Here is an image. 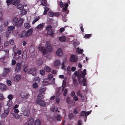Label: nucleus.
<instances>
[{
    "mask_svg": "<svg viewBox=\"0 0 125 125\" xmlns=\"http://www.w3.org/2000/svg\"><path fill=\"white\" fill-rule=\"evenodd\" d=\"M23 70L25 72L28 73L29 71L28 65L27 64H25L23 66Z\"/></svg>",
    "mask_w": 125,
    "mask_h": 125,
    "instance_id": "nucleus-19",
    "label": "nucleus"
},
{
    "mask_svg": "<svg viewBox=\"0 0 125 125\" xmlns=\"http://www.w3.org/2000/svg\"><path fill=\"white\" fill-rule=\"evenodd\" d=\"M18 19L17 17H14L12 20V22L14 26H17L18 24Z\"/></svg>",
    "mask_w": 125,
    "mask_h": 125,
    "instance_id": "nucleus-14",
    "label": "nucleus"
},
{
    "mask_svg": "<svg viewBox=\"0 0 125 125\" xmlns=\"http://www.w3.org/2000/svg\"><path fill=\"white\" fill-rule=\"evenodd\" d=\"M29 112L28 111H25L23 113V115L25 116H27L29 115Z\"/></svg>",
    "mask_w": 125,
    "mask_h": 125,
    "instance_id": "nucleus-42",
    "label": "nucleus"
},
{
    "mask_svg": "<svg viewBox=\"0 0 125 125\" xmlns=\"http://www.w3.org/2000/svg\"><path fill=\"white\" fill-rule=\"evenodd\" d=\"M54 31L52 29L49 30L47 31V33L48 35H51L52 37L53 36Z\"/></svg>",
    "mask_w": 125,
    "mask_h": 125,
    "instance_id": "nucleus-17",
    "label": "nucleus"
},
{
    "mask_svg": "<svg viewBox=\"0 0 125 125\" xmlns=\"http://www.w3.org/2000/svg\"><path fill=\"white\" fill-rule=\"evenodd\" d=\"M7 83L8 86H10L11 85V82L10 80H7Z\"/></svg>",
    "mask_w": 125,
    "mask_h": 125,
    "instance_id": "nucleus-51",
    "label": "nucleus"
},
{
    "mask_svg": "<svg viewBox=\"0 0 125 125\" xmlns=\"http://www.w3.org/2000/svg\"><path fill=\"white\" fill-rule=\"evenodd\" d=\"M53 75L52 74H49L48 76V79L50 80L53 77Z\"/></svg>",
    "mask_w": 125,
    "mask_h": 125,
    "instance_id": "nucleus-56",
    "label": "nucleus"
},
{
    "mask_svg": "<svg viewBox=\"0 0 125 125\" xmlns=\"http://www.w3.org/2000/svg\"><path fill=\"white\" fill-rule=\"evenodd\" d=\"M58 110V109L57 107H54L53 109V111L54 112H57Z\"/></svg>",
    "mask_w": 125,
    "mask_h": 125,
    "instance_id": "nucleus-57",
    "label": "nucleus"
},
{
    "mask_svg": "<svg viewBox=\"0 0 125 125\" xmlns=\"http://www.w3.org/2000/svg\"><path fill=\"white\" fill-rule=\"evenodd\" d=\"M8 98L9 99V101L11 100L13 98V96L12 94H10L9 95L8 97Z\"/></svg>",
    "mask_w": 125,
    "mask_h": 125,
    "instance_id": "nucleus-52",
    "label": "nucleus"
},
{
    "mask_svg": "<svg viewBox=\"0 0 125 125\" xmlns=\"http://www.w3.org/2000/svg\"><path fill=\"white\" fill-rule=\"evenodd\" d=\"M24 21V19L22 18H20L18 21V24L17 26L18 27H20L22 25Z\"/></svg>",
    "mask_w": 125,
    "mask_h": 125,
    "instance_id": "nucleus-12",
    "label": "nucleus"
},
{
    "mask_svg": "<svg viewBox=\"0 0 125 125\" xmlns=\"http://www.w3.org/2000/svg\"><path fill=\"white\" fill-rule=\"evenodd\" d=\"M60 15L58 12L55 13H54V16L58 17Z\"/></svg>",
    "mask_w": 125,
    "mask_h": 125,
    "instance_id": "nucleus-63",
    "label": "nucleus"
},
{
    "mask_svg": "<svg viewBox=\"0 0 125 125\" xmlns=\"http://www.w3.org/2000/svg\"><path fill=\"white\" fill-rule=\"evenodd\" d=\"M52 27L51 25H48L46 27V29L47 31L52 29Z\"/></svg>",
    "mask_w": 125,
    "mask_h": 125,
    "instance_id": "nucleus-39",
    "label": "nucleus"
},
{
    "mask_svg": "<svg viewBox=\"0 0 125 125\" xmlns=\"http://www.w3.org/2000/svg\"><path fill=\"white\" fill-rule=\"evenodd\" d=\"M4 99V96L3 94H0V100H2Z\"/></svg>",
    "mask_w": 125,
    "mask_h": 125,
    "instance_id": "nucleus-59",
    "label": "nucleus"
},
{
    "mask_svg": "<svg viewBox=\"0 0 125 125\" xmlns=\"http://www.w3.org/2000/svg\"><path fill=\"white\" fill-rule=\"evenodd\" d=\"M66 101L68 104H71V100H70V99L69 97H68L66 99Z\"/></svg>",
    "mask_w": 125,
    "mask_h": 125,
    "instance_id": "nucleus-48",
    "label": "nucleus"
},
{
    "mask_svg": "<svg viewBox=\"0 0 125 125\" xmlns=\"http://www.w3.org/2000/svg\"><path fill=\"white\" fill-rule=\"evenodd\" d=\"M12 114L13 115V116L16 119H18L19 115L15 114L12 113Z\"/></svg>",
    "mask_w": 125,
    "mask_h": 125,
    "instance_id": "nucleus-54",
    "label": "nucleus"
},
{
    "mask_svg": "<svg viewBox=\"0 0 125 125\" xmlns=\"http://www.w3.org/2000/svg\"><path fill=\"white\" fill-rule=\"evenodd\" d=\"M91 34H85V35L84 36V38H89L91 37Z\"/></svg>",
    "mask_w": 125,
    "mask_h": 125,
    "instance_id": "nucleus-47",
    "label": "nucleus"
},
{
    "mask_svg": "<svg viewBox=\"0 0 125 125\" xmlns=\"http://www.w3.org/2000/svg\"><path fill=\"white\" fill-rule=\"evenodd\" d=\"M16 63V61L14 60H12V61L11 64L12 65H15Z\"/></svg>",
    "mask_w": 125,
    "mask_h": 125,
    "instance_id": "nucleus-58",
    "label": "nucleus"
},
{
    "mask_svg": "<svg viewBox=\"0 0 125 125\" xmlns=\"http://www.w3.org/2000/svg\"><path fill=\"white\" fill-rule=\"evenodd\" d=\"M91 113V112L89 111L86 112L85 111H82L81 112L80 116L83 117L85 116L86 117V118H87V116L89 115Z\"/></svg>",
    "mask_w": 125,
    "mask_h": 125,
    "instance_id": "nucleus-7",
    "label": "nucleus"
},
{
    "mask_svg": "<svg viewBox=\"0 0 125 125\" xmlns=\"http://www.w3.org/2000/svg\"><path fill=\"white\" fill-rule=\"evenodd\" d=\"M39 49L44 55L46 54L47 53V51L44 47H40L39 48Z\"/></svg>",
    "mask_w": 125,
    "mask_h": 125,
    "instance_id": "nucleus-11",
    "label": "nucleus"
},
{
    "mask_svg": "<svg viewBox=\"0 0 125 125\" xmlns=\"http://www.w3.org/2000/svg\"><path fill=\"white\" fill-rule=\"evenodd\" d=\"M73 113L75 115L78 114L79 112V111H78L77 109L76 108L73 109Z\"/></svg>",
    "mask_w": 125,
    "mask_h": 125,
    "instance_id": "nucleus-34",
    "label": "nucleus"
},
{
    "mask_svg": "<svg viewBox=\"0 0 125 125\" xmlns=\"http://www.w3.org/2000/svg\"><path fill=\"white\" fill-rule=\"evenodd\" d=\"M17 8L20 10H22L23 9L24 6L23 5L20 4H19L17 6Z\"/></svg>",
    "mask_w": 125,
    "mask_h": 125,
    "instance_id": "nucleus-28",
    "label": "nucleus"
},
{
    "mask_svg": "<svg viewBox=\"0 0 125 125\" xmlns=\"http://www.w3.org/2000/svg\"><path fill=\"white\" fill-rule=\"evenodd\" d=\"M77 94L83 100L84 99V96H83L82 94L81 93V91L80 90H79L78 91Z\"/></svg>",
    "mask_w": 125,
    "mask_h": 125,
    "instance_id": "nucleus-18",
    "label": "nucleus"
},
{
    "mask_svg": "<svg viewBox=\"0 0 125 125\" xmlns=\"http://www.w3.org/2000/svg\"><path fill=\"white\" fill-rule=\"evenodd\" d=\"M82 121L81 120H79L77 122V125H82Z\"/></svg>",
    "mask_w": 125,
    "mask_h": 125,
    "instance_id": "nucleus-61",
    "label": "nucleus"
},
{
    "mask_svg": "<svg viewBox=\"0 0 125 125\" xmlns=\"http://www.w3.org/2000/svg\"><path fill=\"white\" fill-rule=\"evenodd\" d=\"M40 74L42 75H43L45 74V72L43 70H42L40 71Z\"/></svg>",
    "mask_w": 125,
    "mask_h": 125,
    "instance_id": "nucleus-49",
    "label": "nucleus"
},
{
    "mask_svg": "<svg viewBox=\"0 0 125 125\" xmlns=\"http://www.w3.org/2000/svg\"><path fill=\"white\" fill-rule=\"evenodd\" d=\"M32 85L33 87L35 88H37L38 87L37 83L36 82L35 83H33Z\"/></svg>",
    "mask_w": 125,
    "mask_h": 125,
    "instance_id": "nucleus-55",
    "label": "nucleus"
},
{
    "mask_svg": "<svg viewBox=\"0 0 125 125\" xmlns=\"http://www.w3.org/2000/svg\"><path fill=\"white\" fill-rule=\"evenodd\" d=\"M44 69L46 71L48 72H49L51 71V68L48 67V66H46L44 68Z\"/></svg>",
    "mask_w": 125,
    "mask_h": 125,
    "instance_id": "nucleus-27",
    "label": "nucleus"
},
{
    "mask_svg": "<svg viewBox=\"0 0 125 125\" xmlns=\"http://www.w3.org/2000/svg\"><path fill=\"white\" fill-rule=\"evenodd\" d=\"M59 39L60 41L62 42H64L66 41V38L65 37H59Z\"/></svg>",
    "mask_w": 125,
    "mask_h": 125,
    "instance_id": "nucleus-33",
    "label": "nucleus"
},
{
    "mask_svg": "<svg viewBox=\"0 0 125 125\" xmlns=\"http://www.w3.org/2000/svg\"><path fill=\"white\" fill-rule=\"evenodd\" d=\"M6 2L7 3V5L8 6H9L11 4H12V0H7Z\"/></svg>",
    "mask_w": 125,
    "mask_h": 125,
    "instance_id": "nucleus-43",
    "label": "nucleus"
},
{
    "mask_svg": "<svg viewBox=\"0 0 125 125\" xmlns=\"http://www.w3.org/2000/svg\"><path fill=\"white\" fill-rule=\"evenodd\" d=\"M57 120L58 121H60L61 119V117L59 115H58L56 116Z\"/></svg>",
    "mask_w": 125,
    "mask_h": 125,
    "instance_id": "nucleus-44",
    "label": "nucleus"
},
{
    "mask_svg": "<svg viewBox=\"0 0 125 125\" xmlns=\"http://www.w3.org/2000/svg\"><path fill=\"white\" fill-rule=\"evenodd\" d=\"M82 82H83V86H86V79L85 77H84L83 78L82 80Z\"/></svg>",
    "mask_w": 125,
    "mask_h": 125,
    "instance_id": "nucleus-32",
    "label": "nucleus"
},
{
    "mask_svg": "<svg viewBox=\"0 0 125 125\" xmlns=\"http://www.w3.org/2000/svg\"><path fill=\"white\" fill-rule=\"evenodd\" d=\"M24 27L28 29L31 27V26L28 23H26L24 24Z\"/></svg>",
    "mask_w": 125,
    "mask_h": 125,
    "instance_id": "nucleus-24",
    "label": "nucleus"
},
{
    "mask_svg": "<svg viewBox=\"0 0 125 125\" xmlns=\"http://www.w3.org/2000/svg\"><path fill=\"white\" fill-rule=\"evenodd\" d=\"M77 59V57L73 54H72L71 57L70 58V61L72 62H76Z\"/></svg>",
    "mask_w": 125,
    "mask_h": 125,
    "instance_id": "nucleus-9",
    "label": "nucleus"
},
{
    "mask_svg": "<svg viewBox=\"0 0 125 125\" xmlns=\"http://www.w3.org/2000/svg\"><path fill=\"white\" fill-rule=\"evenodd\" d=\"M66 81H64V80L63 81V85L62 86V87H60V88H62V91H63L64 88H65V86L66 84Z\"/></svg>",
    "mask_w": 125,
    "mask_h": 125,
    "instance_id": "nucleus-40",
    "label": "nucleus"
},
{
    "mask_svg": "<svg viewBox=\"0 0 125 125\" xmlns=\"http://www.w3.org/2000/svg\"><path fill=\"white\" fill-rule=\"evenodd\" d=\"M15 27L14 26H10L8 27V30L9 31H11L14 30Z\"/></svg>",
    "mask_w": 125,
    "mask_h": 125,
    "instance_id": "nucleus-29",
    "label": "nucleus"
},
{
    "mask_svg": "<svg viewBox=\"0 0 125 125\" xmlns=\"http://www.w3.org/2000/svg\"><path fill=\"white\" fill-rule=\"evenodd\" d=\"M36 102L38 104L43 107H44L46 105L45 102L41 99L38 98L36 100Z\"/></svg>",
    "mask_w": 125,
    "mask_h": 125,
    "instance_id": "nucleus-6",
    "label": "nucleus"
},
{
    "mask_svg": "<svg viewBox=\"0 0 125 125\" xmlns=\"http://www.w3.org/2000/svg\"><path fill=\"white\" fill-rule=\"evenodd\" d=\"M56 53L57 55L59 56H61L62 53V49L61 48H59L58 50L57 51Z\"/></svg>",
    "mask_w": 125,
    "mask_h": 125,
    "instance_id": "nucleus-15",
    "label": "nucleus"
},
{
    "mask_svg": "<svg viewBox=\"0 0 125 125\" xmlns=\"http://www.w3.org/2000/svg\"><path fill=\"white\" fill-rule=\"evenodd\" d=\"M0 88L2 90L4 91L7 89V87L6 85L0 83Z\"/></svg>",
    "mask_w": 125,
    "mask_h": 125,
    "instance_id": "nucleus-13",
    "label": "nucleus"
},
{
    "mask_svg": "<svg viewBox=\"0 0 125 125\" xmlns=\"http://www.w3.org/2000/svg\"><path fill=\"white\" fill-rule=\"evenodd\" d=\"M43 27V25L42 24H40L38 25L37 27L36 28L37 29H39L42 28Z\"/></svg>",
    "mask_w": 125,
    "mask_h": 125,
    "instance_id": "nucleus-45",
    "label": "nucleus"
},
{
    "mask_svg": "<svg viewBox=\"0 0 125 125\" xmlns=\"http://www.w3.org/2000/svg\"><path fill=\"white\" fill-rule=\"evenodd\" d=\"M12 4L16 5L19 3L20 0H12Z\"/></svg>",
    "mask_w": 125,
    "mask_h": 125,
    "instance_id": "nucleus-22",
    "label": "nucleus"
},
{
    "mask_svg": "<svg viewBox=\"0 0 125 125\" xmlns=\"http://www.w3.org/2000/svg\"><path fill=\"white\" fill-rule=\"evenodd\" d=\"M22 94H23V93H21V94H20V96H21V97L22 98H24V99H26L27 98V97L29 95V94H26V95H25H25H22Z\"/></svg>",
    "mask_w": 125,
    "mask_h": 125,
    "instance_id": "nucleus-41",
    "label": "nucleus"
},
{
    "mask_svg": "<svg viewBox=\"0 0 125 125\" xmlns=\"http://www.w3.org/2000/svg\"><path fill=\"white\" fill-rule=\"evenodd\" d=\"M16 66L15 69V71L16 73L19 72L21 70V63L18 62L16 64Z\"/></svg>",
    "mask_w": 125,
    "mask_h": 125,
    "instance_id": "nucleus-5",
    "label": "nucleus"
},
{
    "mask_svg": "<svg viewBox=\"0 0 125 125\" xmlns=\"http://www.w3.org/2000/svg\"><path fill=\"white\" fill-rule=\"evenodd\" d=\"M16 52L17 54H18V55H19L21 54V50H19L18 49H17Z\"/></svg>",
    "mask_w": 125,
    "mask_h": 125,
    "instance_id": "nucleus-53",
    "label": "nucleus"
},
{
    "mask_svg": "<svg viewBox=\"0 0 125 125\" xmlns=\"http://www.w3.org/2000/svg\"><path fill=\"white\" fill-rule=\"evenodd\" d=\"M32 30L31 29H29L27 32L25 31H24L21 34V37L24 38L29 36L32 34Z\"/></svg>",
    "mask_w": 125,
    "mask_h": 125,
    "instance_id": "nucleus-1",
    "label": "nucleus"
},
{
    "mask_svg": "<svg viewBox=\"0 0 125 125\" xmlns=\"http://www.w3.org/2000/svg\"><path fill=\"white\" fill-rule=\"evenodd\" d=\"M10 68H5L4 69V72L8 73L10 72Z\"/></svg>",
    "mask_w": 125,
    "mask_h": 125,
    "instance_id": "nucleus-36",
    "label": "nucleus"
},
{
    "mask_svg": "<svg viewBox=\"0 0 125 125\" xmlns=\"http://www.w3.org/2000/svg\"><path fill=\"white\" fill-rule=\"evenodd\" d=\"M76 69V68L74 67H72L71 68V70L72 72L75 71Z\"/></svg>",
    "mask_w": 125,
    "mask_h": 125,
    "instance_id": "nucleus-64",
    "label": "nucleus"
},
{
    "mask_svg": "<svg viewBox=\"0 0 125 125\" xmlns=\"http://www.w3.org/2000/svg\"><path fill=\"white\" fill-rule=\"evenodd\" d=\"M83 50L82 49H80L79 48H77L76 49L77 52L79 53H82L83 52Z\"/></svg>",
    "mask_w": 125,
    "mask_h": 125,
    "instance_id": "nucleus-30",
    "label": "nucleus"
},
{
    "mask_svg": "<svg viewBox=\"0 0 125 125\" xmlns=\"http://www.w3.org/2000/svg\"><path fill=\"white\" fill-rule=\"evenodd\" d=\"M67 93V89H65L64 91L63 92V95L64 96H66Z\"/></svg>",
    "mask_w": 125,
    "mask_h": 125,
    "instance_id": "nucleus-50",
    "label": "nucleus"
},
{
    "mask_svg": "<svg viewBox=\"0 0 125 125\" xmlns=\"http://www.w3.org/2000/svg\"><path fill=\"white\" fill-rule=\"evenodd\" d=\"M9 112V108H7L4 110V113H2L1 115V117L2 118H4L6 116Z\"/></svg>",
    "mask_w": 125,
    "mask_h": 125,
    "instance_id": "nucleus-10",
    "label": "nucleus"
},
{
    "mask_svg": "<svg viewBox=\"0 0 125 125\" xmlns=\"http://www.w3.org/2000/svg\"><path fill=\"white\" fill-rule=\"evenodd\" d=\"M54 13L53 12L49 11L48 13V15L49 17H52L54 16Z\"/></svg>",
    "mask_w": 125,
    "mask_h": 125,
    "instance_id": "nucleus-37",
    "label": "nucleus"
},
{
    "mask_svg": "<svg viewBox=\"0 0 125 125\" xmlns=\"http://www.w3.org/2000/svg\"><path fill=\"white\" fill-rule=\"evenodd\" d=\"M21 76L20 75H16L14 78V80L16 82H18L19 81L21 78Z\"/></svg>",
    "mask_w": 125,
    "mask_h": 125,
    "instance_id": "nucleus-21",
    "label": "nucleus"
},
{
    "mask_svg": "<svg viewBox=\"0 0 125 125\" xmlns=\"http://www.w3.org/2000/svg\"><path fill=\"white\" fill-rule=\"evenodd\" d=\"M86 74V70L84 69L83 70V72L82 71L78 72V77L79 78V83L81 84V82L80 79L81 78L83 77Z\"/></svg>",
    "mask_w": 125,
    "mask_h": 125,
    "instance_id": "nucleus-2",
    "label": "nucleus"
},
{
    "mask_svg": "<svg viewBox=\"0 0 125 125\" xmlns=\"http://www.w3.org/2000/svg\"><path fill=\"white\" fill-rule=\"evenodd\" d=\"M73 84L75 86H78V83L77 81V79L75 78H74L73 79Z\"/></svg>",
    "mask_w": 125,
    "mask_h": 125,
    "instance_id": "nucleus-23",
    "label": "nucleus"
},
{
    "mask_svg": "<svg viewBox=\"0 0 125 125\" xmlns=\"http://www.w3.org/2000/svg\"><path fill=\"white\" fill-rule=\"evenodd\" d=\"M45 47L46 49L48 51H52V47L51 46L49 42L47 41L46 42Z\"/></svg>",
    "mask_w": 125,
    "mask_h": 125,
    "instance_id": "nucleus-8",
    "label": "nucleus"
},
{
    "mask_svg": "<svg viewBox=\"0 0 125 125\" xmlns=\"http://www.w3.org/2000/svg\"><path fill=\"white\" fill-rule=\"evenodd\" d=\"M14 52V57L16 59H18L19 58V55L17 56V53L16 52V51L15 50L13 49Z\"/></svg>",
    "mask_w": 125,
    "mask_h": 125,
    "instance_id": "nucleus-16",
    "label": "nucleus"
},
{
    "mask_svg": "<svg viewBox=\"0 0 125 125\" xmlns=\"http://www.w3.org/2000/svg\"><path fill=\"white\" fill-rule=\"evenodd\" d=\"M68 117L69 119L71 120L74 118V115L72 113H70L68 115Z\"/></svg>",
    "mask_w": 125,
    "mask_h": 125,
    "instance_id": "nucleus-26",
    "label": "nucleus"
},
{
    "mask_svg": "<svg viewBox=\"0 0 125 125\" xmlns=\"http://www.w3.org/2000/svg\"><path fill=\"white\" fill-rule=\"evenodd\" d=\"M34 122V119L32 117L30 118L25 123V125H33Z\"/></svg>",
    "mask_w": 125,
    "mask_h": 125,
    "instance_id": "nucleus-4",
    "label": "nucleus"
},
{
    "mask_svg": "<svg viewBox=\"0 0 125 125\" xmlns=\"http://www.w3.org/2000/svg\"><path fill=\"white\" fill-rule=\"evenodd\" d=\"M42 83L43 85H47L48 84V82L47 81H43Z\"/></svg>",
    "mask_w": 125,
    "mask_h": 125,
    "instance_id": "nucleus-60",
    "label": "nucleus"
},
{
    "mask_svg": "<svg viewBox=\"0 0 125 125\" xmlns=\"http://www.w3.org/2000/svg\"><path fill=\"white\" fill-rule=\"evenodd\" d=\"M47 1L46 0H41V5L42 6H45L47 4Z\"/></svg>",
    "mask_w": 125,
    "mask_h": 125,
    "instance_id": "nucleus-20",
    "label": "nucleus"
},
{
    "mask_svg": "<svg viewBox=\"0 0 125 125\" xmlns=\"http://www.w3.org/2000/svg\"><path fill=\"white\" fill-rule=\"evenodd\" d=\"M40 17H38L36 18L32 22V24H34L35 22H37V21L39 20L40 19Z\"/></svg>",
    "mask_w": 125,
    "mask_h": 125,
    "instance_id": "nucleus-46",
    "label": "nucleus"
},
{
    "mask_svg": "<svg viewBox=\"0 0 125 125\" xmlns=\"http://www.w3.org/2000/svg\"><path fill=\"white\" fill-rule=\"evenodd\" d=\"M73 99L75 101H77L78 100V98L76 95L74 96L73 97Z\"/></svg>",
    "mask_w": 125,
    "mask_h": 125,
    "instance_id": "nucleus-62",
    "label": "nucleus"
},
{
    "mask_svg": "<svg viewBox=\"0 0 125 125\" xmlns=\"http://www.w3.org/2000/svg\"><path fill=\"white\" fill-rule=\"evenodd\" d=\"M37 64L39 66H40L43 64V62L41 59L37 61Z\"/></svg>",
    "mask_w": 125,
    "mask_h": 125,
    "instance_id": "nucleus-25",
    "label": "nucleus"
},
{
    "mask_svg": "<svg viewBox=\"0 0 125 125\" xmlns=\"http://www.w3.org/2000/svg\"><path fill=\"white\" fill-rule=\"evenodd\" d=\"M60 63V61L59 60H56L55 61L54 65L55 66H57L59 65Z\"/></svg>",
    "mask_w": 125,
    "mask_h": 125,
    "instance_id": "nucleus-38",
    "label": "nucleus"
},
{
    "mask_svg": "<svg viewBox=\"0 0 125 125\" xmlns=\"http://www.w3.org/2000/svg\"><path fill=\"white\" fill-rule=\"evenodd\" d=\"M46 88L41 87L40 89V92L41 94H43L46 91Z\"/></svg>",
    "mask_w": 125,
    "mask_h": 125,
    "instance_id": "nucleus-31",
    "label": "nucleus"
},
{
    "mask_svg": "<svg viewBox=\"0 0 125 125\" xmlns=\"http://www.w3.org/2000/svg\"><path fill=\"white\" fill-rule=\"evenodd\" d=\"M37 69L35 68H32L29 69L28 73L34 76H35L37 74Z\"/></svg>",
    "mask_w": 125,
    "mask_h": 125,
    "instance_id": "nucleus-3",
    "label": "nucleus"
},
{
    "mask_svg": "<svg viewBox=\"0 0 125 125\" xmlns=\"http://www.w3.org/2000/svg\"><path fill=\"white\" fill-rule=\"evenodd\" d=\"M41 121L39 119H38L35 121L34 122V125H40Z\"/></svg>",
    "mask_w": 125,
    "mask_h": 125,
    "instance_id": "nucleus-35",
    "label": "nucleus"
}]
</instances>
